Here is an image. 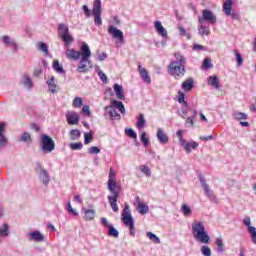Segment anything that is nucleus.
<instances>
[{"label": "nucleus", "instance_id": "nucleus-1", "mask_svg": "<svg viewBox=\"0 0 256 256\" xmlns=\"http://www.w3.org/2000/svg\"><path fill=\"white\" fill-rule=\"evenodd\" d=\"M174 58L175 60L168 65V73L171 77H174V79H183L187 73V69L185 68L187 65V57L181 52H175Z\"/></svg>", "mask_w": 256, "mask_h": 256}, {"label": "nucleus", "instance_id": "nucleus-2", "mask_svg": "<svg viewBox=\"0 0 256 256\" xmlns=\"http://www.w3.org/2000/svg\"><path fill=\"white\" fill-rule=\"evenodd\" d=\"M80 62L77 66L78 73H87L89 69H93V62L90 60L91 58V48L86 42H83L80 47Z\"/></svg>", "mask_w": 256, "mask_h": 256}, {"label": "nucleus", "instance_id": "nucleus-3", "mask_svg": "<svg viewBox=\"0 0 256 256\" xmlns=\"http://www.w3.org/2000/svg\"><path fill=\"white\" fill-rule=\"evenodd\" d=\"M115 109H118L122 115H125V105L123 102L112 100L111 105L104 107V111H106L110 121H119L121 119V114Z\"/></svg>", "mask_w": 256, "mask_h": 256}, {"label": "nucleus", "instance_id": "nucleus-4", "mask_svg": "<svg viewBox=\"0 0 256 256\" xmlns=\"http://www.w3.org/2000/svg\"><path fill=\"white\" fill-rule=\"evenodd\" d=\"M192 233L195 237V239H198L200 243H209L211 241V237L207 233V230H205V225L203 222H197L192 224Z\"/></svg>", "mask_w": 256, "mask_h": 256}, {"label": "nucleus", "instance_id": "nucleus-5", "mask_svg": "<svg viewBox=\"0 0 256 256\" xmlns=\"http://www.w3.org/2000/svg\"><path fill=\"white\" fill-rule=\"evenodd\" d=\"M122 221L126 227L130 229L131 237H135V220L131 215V209L129 208V204H125L124 209L122 211Z\"/></svg>", "mask_w": 256, "mask_h": 256}, {"label": "nucleus", "instance_id": "nucleus-6", "mask_svg": "<svg viewBox=\"0 0 256 256\" xmlns=\"http://www.w3.org/2000/svg\"><path fill=\"white\" fill-rule=\"evenodd\" d=\"M58 37L64 43V47H70L71 43H73L74 39L71 34H69V26L65 23H61L58 25Z\"/></svg>", "mask_w": 256, "mask_h": 256}, {"label": "nucleus", "instance_id": "nucleus-7", "mask_svg": "<svg viewBox=\"0 0 256 256\" xmlns=\"http://www.w3.org/2000/svg\"><path fill=\"white\" fill-rule=\"evenodd\" d=\"M40 149H42L44 153L55 151V140L47 134H42L40 139Z\"/></svg>", "mask_w": 256, "mask_h": 256}, {"label": "nucleus", "instance_id": "nucleus-8", "mask_svg": "<svg viewBox=\"0 0 256 256\" xmlns=\"http://www.w3.org/2000/svg\"><path fill=\"white\" fill-rule=\"evenodd\" d=\"M101 13H103L101 0H94L92 14L94 16V25L96 27H101L103 25V18H101Z\"/></svg>", "mask_w": 256, "mask_h": 256}, {"label": "nucleus", "instance_id": "nucleus-9", "mask_svg": "<svg viewBox=\"0 0 256 256\" xmlns=\"http://www.w3.org/2000/svg\"><path fill=\"white\" fill-rule=\"evenodd\" d=\"M223 11L226 17H231L234 21H239L241 19V14L233 10V0H226L223 4Z\"/></svg>", "mask_w": 256, "mask_h": 256}, {"label": "nucleus", "instance_id": "nucleus-10", "mask_svg": "<svg viewBox=\"0 0 256 256\" xmlns=\"http://www.w3.org/2000/svg\"><path fill=\"white\" fill-rule=\"evenodd\" d=\"M198 23L203 25L204 23H209L210 25H215L217 23V16L209 9H204L202 11V16L198 17Z\"/></svg>", "mask_w": 256, "mask_h": 256}, {"label": "nucleus", "instance_id": "nucleus-11", "mask_svg": "<svg viewBox=\"0 0 256 256\" xmlns=\"http://www.w3.org/2000/svg\"><path fill=\"white\" fill-rule=\"evenodd\" d=\"M36 171L39 172V179L41 183H43V185L47 187V185H49L51 181V176L49 175V172L39 162L36 163Z\"/></svg>", "mask_w": 256, "mask_h": 256}, {"label": "nucleus", "instance_id": "nucleus-12", "mask_svg": "<svg viewBox=\"0 0 256 256\" xmlns=\"http://www.w3.org/2000/svg\"><path fill=\"white\" fill-rule=\"evenodd\" d=\"M108 34L116 39V43H120V45L125 44V36L123 35V31L119 30L117 27L110 25L108 27Z\"/></svg>", "mask_w": 256, "mask_h": 256}, {"label": "nucleus", "instance_id": "nucleus-13", "mask_svg": "<svg viewBox=\"0 0 256 256\" xmlns=\"http://www.w3.org/2000/svg\"><path fill=\"white\" fill-rule=\"evenodd\" d=\"M111 195H108V201L111 206L112 211L117 213L119 211V206L117 205V199H119V193L121 190H110Z\"/></svg>", "mask_w": 256, "mask_h": 256}, {"label": "nucleus", "instance_id": "nucleus-14", "mask_svg": "<svg viewBox=\"0 0 256 256\" xmlns=\"http://www.w3.org/2000/svg\"><path fill=\"white\" fill-rule=\"evenodd\" d=\"M108 191H118L121 190V186L115 181V171L113 168H110L108 182H107Z\"/></svg>", "mask_w": 256, "mask_h": 256}, {"label": "nucleus", "instance_id": "nucleus-15", "mask_svg": "<svg viewBox=\"0 0 256 256\" xmlns=\"http://www.w3.org/2000/svg\"><path fill=\"white\" fill-rule=\"evenodd\" d=\"M199 181L205 191V195L212 201V203H217V197H215V194L213 193V190L209 189V185L207 184V181H205V178L203 176H199Z\"/></svg>", "mask_w": 256, "mask_h": 256}, {"label": "nucleus", "instance_id": "nucleus-16", "mask_svg": "<svg viewBox=\"0 0 256 256\" xmlns=\"http://www.w3.org/2000/svg\"><path fill=\"white\" fill-rule=\"evenodd\" d=\"M28 238L30 241H34L35 243H44L45 241V235H43L39 230H34L28 233Z\"/></svg>", "mask_w": 256, "mask_h": 256}, {"label": "nucleus", "instance_id": "nucleus-17", "mask_svg": "<svg viewBox=\"0 0 256 256\" xmlns=\"http://www.w3.org/2000/svg\"><path fill=\"white\" fill-rule=\"evenodd\" d=\"M9 139L5 136V122H0V149L7 147Z\"/></svg>", "mask_w": 256, "mask_h": 256}, {"label": "nucleus", "instance_id": "nucleus-18", "mask_svg": "<svg viewBox=\"0 0 256 256\" xmlns=\"http://www.w3.org/2000/svg\"><path fill=\"white\" fill-rule=\"evenodd\" d=\"M65 55L67 59H72V61H79L81 59V53L73 48H68Z\"/></svg>", "mask_w": 256, "mask_h": 256}, {"label": "nucleus", "instance_id": "nucleus-19", "mask_svg": "<svg viewBox=\"0 0 256 256\" xmlns=\"http://www.w3.org/2000/svg\"><path fill=\"white\" fill-rule=\"evenodd\" d=\"M195 87V80L193 78H187L181 85V88L185 93L193 91Z\"/></svg>", "mask_w": 256, "mask_h": 256}, {"label": "nucleus", "instance_id": "nucleus-20", "mask_svg": "<svg viewBox=\"0 0 256 256\" xmlns=\"http://www.w3.org/2000/svg\"><path fill=\"white\" fill-rule=\"evenodd\" d=\"M156 137L161 145H167V143H169V136H167L165 131L161 128L157 129Z\"/></svg>", "mask_w": 256, "mask_h": 256}, {"label": "nucleus", "instance_id": "nucleus-21", "mask_svg": "<svg viewBox=\"0 0 256 256\" xmlns=\"http://www.w3.org/2000/svg\"><path fill=\"white\" fill-rule=\"evenodd\" d=\"M66 121L68 125H77V123H79V114H77V112L67 113Z\"/></svg>", "mask_w": 256, "mask_h": 256}, {"label": "nucleus", "instance_id": "nucleus-22", "mask_svg": "<svg viewBox=\"0 0 256 256\" xmlns=\"http://www.w3.org/2000/svg\"><path fill=\"white\" fill-rule=\"evenodd\" d=\"M138 71L140 73L141 79L145 83H147V84L151 83V76H149V72L147 71V69L142 68L141 65H138Z\"/></svg>", "mask_w": 256, "mask_h": 256}, {"label": "nucleus", "instance_id": "nucleus-23", "mask_svg": "<svg viewBox=\"0 0 256 256\" xmlns=\"http://www.w3.org/2000/svg\"><path fill=\"white\" fill-rule=\"evenodd\" d=\"M181 147H183L184 151L189 154V153H191L192 149L195 150V149H197V147H199V143H197L195 141H192V142L186 141L182 144Z\"/></svg>", "mask_w": 256, "mask_h": 256}, {"label": "nucleus", "instance_id": "nucleus-24", "mask_svg": "<svg viewBox=\"0 0 256 256\" xmlns=\"http://www.w3.org/2000/svg\"><path fill=\"white\" fill-rule=\"evenodd\" d=\"M154 27L158 35H161V37L167 38V29L163 27V24L161 23V21H156L154 23Z\"/></svg>", "mask_w": 256, "mask_h": 256}, {"label": "nucleus", "instance_id": "nucleus-25", "mask_svg": "<svg viewBox=\"0 0 256 256\" xmlns=\"http://www.w3.org/2000/svg\"><path fill=\"white\" fill-rule=\"evenodd\" d=\"M46 83L48 85L50 93L55 95V93L59 92V90H57V84H55V77L54 76H52L50 79H48Z\"/></svg>", "mask_w": 256, "mask_h": 256}, {"label": "nucleus", "instance_id": "nucleus-26", "mask_svg": "<svg viewBox=\"0 0 256 256\" xmlns=\"http://www.w3.org/2000/svg\"><path fill=\"white\" fill-rule=\"evenodd\" d=\"M82 211L84 213V219L86 221H93L95 219V210L82 208Z\"/></svg>", "mask_w": 256, "mask_h": 256}, {"label": "nucleus", "instance_id": "nucleus-27", "mask_svg": "<svg viewBox=\"0 0 256 256\" xmlns=\"http://www.w3.org/2000/svg\"><path fill=\"white\" fill-rule=\"evenodd\" d=\"M113 89L115 91L117 99L123 101L125 99V95L123 94V86L119 84H114Z\"/></svg>", "mask_w": 256, "mask_h": 256}, {"label": "nucleus", "instance_id": "nucleus-28", "mask_svg": "<svg viewBox=\"0 0 256 256\" xmlns=\"http://www.w3.org/2000/svg\"><path fill=\"white\" fill-rule=\"evenodd\" d=\"M216 251L220 255H223L225 253V244L223 243V239L221 238H216Z\"/></svg>", "mask_w": 256, "mask_h": 256}, {"label": "nucleus", "instance_id": "nucleus-29", "mask_svg": "<svg viewBox=\"0 0 256 256\" xmlns=\"http://www.w3.org/2000/svg\"><path fill=\"white\" fill-rule=\"evenodd\" d=\"M21 83L28 89V91H31V89H33V81H31V78L29 76L24 75L22 77Z\"/></svg>", "mask_w": 256, "mask_h": 256}, {"label": "nucleus", "instance_id": "nucleus-30", "mask_svg": "<svg viewBox=\"0 0 256 256\" xmlns=\"http://www.w3.org/2000/svg\"><path fill=\"white\" fill-rule=\"evenodd\" d=\"M1 237L5 238V237H9V224L4 223L2 225V228H0V243H2V239Z\"/></svg>", "mask_w": 256, "mask_h": 256}, {"label": "nucleus", "instance_id": "nucleus-31", "mask_svg": "<svg viewBox=\"0 0 256 256\" xmlns=\"http://www.w3.org/2000/svg\"><path fill=\"white\" fill-rule=\"evenodd\" d=\"M208 85H211V87H214L215 89H219V78L217 76H209Z\"/></svg>", "mask_w": 256, "mask_h": 256}, {"label": "nucleus", "instance_id": "nucleus-32", "mask_svg": "<svg viewBox=\"0 0 256 256\" xmlns=\"http://www.w3.org/2000/svg\"><path fill=\"white\" fill-rule=\"evenodd\" d=\"M108 237H113L114 239L119 238V230L113 227V224L111 226H108Z\"/></svg>", "mask_w": 256, "mask_h": 256}, {"label": "nucleus", "instance_id": "nucleus-33", "mask_svg": "<svg viewBox=\"0 0 256 256\" xmlns=\"http://www.w3.org/2000/svg\"><path fill=\"white\" fill-rule=\"evenodd\" d=\"M53 69L56 73H60V75H64L65 69H63V65L59 63V60L53 62Z\"/></svg>", "mask_w": 256, "mask_h": 256}, {"label": "nucleus", "instance_id": "nucleus-34", "mask_svg": "<svg viewBox=\"0 0 256 256\" xmlns=\"http://www.w3.org/2000/svg\"><path fill=\"white\" fill-rule=\"evenodd\" d=\"M18 141L20 143H31V134H29L28 132H23L20 135Z\"/></svg>", "mask_w": 256, "mask_h": 256}, {"label": "nucleus", "instance_id": "nucleus-35", "mask_svg": "<svg viewBox=\"0 0 256 256\" xmlns=\"http://www.w3.org/2000/svg\"><path fill=\"white\" fill-rule=\"evenodd\" d=\"M147 123V120L145 119V115L140 114L138 117V121L136 123V126L138 129H143L145 127V124Z\"/></svg>", "mask_w": 256, "mask_h": 256}, {"label": "nucleus", "instance_id": "nucleus-36", "mask_svg": "<svg viewBox=\"0 0 256 256\" xmlns=\"http://www.w3.org/2000/svg\"><path fill=\"white\" fill-rule=\"evenodd\" d=\"M39 51H43L44 55H49V46L45 42H39L37 44Z\"/></svg>", "mask_w": 256, "mask_h": 256}, {"label": "nucleus", "instance_id": "nucleus-37", "mask_svg": "<svg viewBox=\"0 0 256 256\" xmlns=\"http://www.w3.org/2000/svg\"><path fill=\"white\" fill-rule=\"evenodd\" d=\"M138 212L140 215H147L149 213V206L147 204H138Z\"/></svg>", "mask_w": 256, "mask_h": 256}, {"label": "nucleus", "instance_id": "nucleus-38", "mask_svg": "<svg viewBox=\"0 0 256 256\" xmlns=\"http://www.w3.org/2000/svg\"><path fill=\"white\" fill-rule=\"evenodd\" d=\"M147 237L150 239V241H153L156 245H159L161 243V239L158 238L156 234H153V232H147Z\"/></svg>", "mask_w": 256, "mask_h": 256}, {"label": "nucleus", "instance_id": "nucleus-39", "mask_svg": "<svg viewBox=\"0 0 256 256\" xmlns=\"http://www.w3.org/2000/svg\"><path fill=\"white\" fill-rule=\"evenodd\" d=\"M198 31H199V35H210L211 33V30L209 29V27H206L203 24H200V26H198Z\"/></svg>", "mask_w": 256, "mask_h": 256}, {"label": "nucleus", "instance_id": "nucleus-40", "mask_svg": "<svg viewBox=\"0 0 256 256\" xmlns=\"http://www.w3.org/2000/svg\"><path fill=\"white\" fill-rule=\"evenodd\" d=\"M181 211H182L184 217H190V215L192 213L191 207H189V205H187V204L182 205Z\"/></svg>", "mask_w": 256, "mask_h": 256}, {"label": "nucleus", "instance_id": "nucleus-41", "mask_svg": "<svg viewBox=\"0 0 256 256\" xmlns=\"http://www.w3.org/2000/svg\"><path fill=\"white\" fill-rule=\"evenodd\" d=\"M72 105L73 107H75V109H79V107H83V98L79 96L75 97Z\"/></svg>", "mask_w": 256, "mask_h": 256}, {"label": "nucleus", "instance_id": "nucleus-42", "mask_svg": "<svg viewBox=\"0 0 256 256\" xmlns=\"http://www.w3.org/2000/svg\"><path fill=\"white\" fill-rule=\"evenodd\" d=\"M70 135L72 141H77L81 137V131L79 129H73L70 131Z\"/></svg>", "mask_w": 256, "mask_h": 256}, {"label": "nucleus", "instance_id": "nucleus-43", "mask_svg": "<svg viewBox=\"0 0 256 256\" xmlns=\"http://www.w3.org/2000/svg\"><path fill=\"white\" fill-rule=\"evenodd\" d=\"M70 148L72 151H81L83 149V143L82 142H72L70 143Z\"/></svg>", "mask_w": 256, "mask_h": 256}, {"label": "nucleus", "instance_id": "nucleus-44", "mask_svg": "<svg viewBox=\"0 0 256 256\" xmlns=\"http://www.w3.org/2000/svg\"><path fill=\"white\" fill-rule=\"evenodd\" d=\"M140 141L143 143L144 147H149V138L147 137V132H142Z\"/></svg>", "mask_w": 256, "mask_h": 256}, {"label": "nucleus", "instance_id": "nucleus-45", "mask_svg": "<svg viewBox=\"0 0 256 256\" xmlns=\"http://www.w3.org/2000/svg\"><path fill=\"white\" fill-rule=\"evenodd\" d=\"M125 133L128 135V137H131V139L137 141V133L132 128H126Z\"/></svg>", "mask_w": 256, "mask_h": 256}, {"label": "nucleus", "instance_id": "nucleus-46", "mask_svg": "<svg viewBox=\"0 0 256 256\" xmlns=\"http://www.w3.org/2000/svg\"><path fill=\"white\" fill-rule=\"evenodd\" d=\"M234 55L236 57L238 67H241V65H243V56L239 53V50H234Z\"/></svg>", "mask_w": 256, "mask_h": 256}, {"label": "nucleus", "instance_id": "nucleus-47", "mask_svg": "<svg viewBox=\"0 0 256 256\" xmlns=\"http://www.w3.org/2000/svg\"><path fill=\"white\" fill-rule=\"evenodd\" d=\"M188 111H189V104L188 103L182 104L181 112L179 113L182 119H185V115H187Z\"/></svg>", "mask_w": 256, "mask_h": 256}, {"label": "nucleus", "instance_id": "nucleus-48", "mask_svg": "<svg viewBox=\"0 0 256 256\" xmlns=\"http://www.w3.org/2000/svg\"><path fill=\"white\" fill-rule=\"evenodd\" d=\"M93 141V132L84 133V145H89Z\"/></svg>", "mask_w": 256, "mask_h": 256}, {"label": "nucleus", "instance_id": "nucleus-49", "mask_svg": "<svg viewBox=\"0 0 256 256\" xmlns=\"http://www.w3.org/2000/svg\"><path fill=\"white\" fill-rule=\"evenodd\" d=\"M140 171L141 173H144L146 177H151V168H149V166L141 165Z\"/></svg>", "mask_w": 256, "mask_h": 256}, {"label": "nucleus", "instance_id": "nucleus-50", "mask_svg": "<svg viewBox=\"0 0 256 256\" xmlns=\"http://www.w3.org/2000/svg\"><path fill=\"white\" fill-rule=\"evenodd\" d=\"M248 233H250L252 243H254V245H256V228L255 227H249Z\"/></svg>", "mask_w": 256, "mask_h": 256}, {"label": "nucleus", "instance_id": "nucleus-51", "mask_svg": "<svg viewBox=\"0 0 256 256\" xmlns=\"http://www.w3.org/2000/svg\"><path fill=\"white\" fill-rule=\"evenodd\" d=\"M203 69H211L213 64H211V58H205L202 64Z\"/></svg>", "mask_w": 256, "mask_h": 256}, {"label": "nucleus", "instance_id": "nucleus-52", "mask_svg": "<svg viewBox=\"0 0 256 256\" xmlns=\"http://www.w3.org/2000/svg\"><path fill=\"white\" fill-rule=\"evenodd\" d=\"M97 69H98L99 79L102 81V83L107 84V75L105 73H103V70H101L99 68H97Z\"/></svg>", "mask_w": 256, "mask_h": 256}, {"label": "nucleus", "instance_id": "nucleus-53", "mask_svg": "<svg viewBox=\"0 0 256 256\" xmlns=\"http://www.w3.org/2000/svg\"><path fill=\"white\" fill-rule=\"evenodd\" d=\"M247 114L243 113V112H235L234 113V118L235 119H238V121H241V120H245L247 119Z\"/></svg>", "mask_w": 256, "mask_h": 256}, {"label": "nucleus", "instance_id": "nucleus-54", "mask_svg": "<svg viewBox=\"0 0 256 256\" xmlns=\"http://www.w3.org/2000/svg\"><path fill=\"white\" fill-rule=\"evenodd\" d=\"M178 103L181 105H185V103H187V101H185V93L181 91H178Z\"/></svg>", "mask_w": 256, "mask_h": 256}, {"label": "nucleus", "instance_id": "nucleus-55", "mask_svg": "<svg viewBox=\"0 0 256 256\" xmlns=\"http://www.w3.org/2000/svg\"><path fill=\"white\" fill-rule=\"evenodd\" d=\"M2 41H3L4 45H6L7 47H9V45H10V46L12 45V43H13L14 40H11V37H9L8 35H4V36L2 37Z\"/></svg>", "mask_w": 256, "mask_h": 256}, {"label": "nucleus", "instance_id": "nucleus-56", "mask_svg": "<svg viewBox=\"0 0 256 256\" xmlns=\"http://www.w3.org/2000/svg\"><path fill=\"white\" fill-rule=\"evenodd\" d=\"M201 253L204 256H211V248H209V246H202Z\"/></svg>", "mask_w": 256, "mask_h": 256}, {"label": "nucleus", "instance_id": "nucleus-57", "mask_svg": "<svg viewBox=\"0 0 256 256\" xmlns=\"http://www.w3.org/2000/svg\"><path fill=\"white\" fill-rule=\"evenodd\" d=\"M82 9H83L84 15H85L87 18L91 17L93 11H91V9H89V6L83 5V6H82Z\"/></svg>", "mask_w": 256, "mask_h": 256}, {"label": "nucleus", "instance_id": "nucleus-58", "mask_svg": "<svg viewBox=\"0 0 256 256\" xmlns=\"http://www.w3.org/2000/svg\"><path fill=\"white\" fill-rule=\"evenodd\" d=\"M89 153L91 155H98V153H101V149L97 146H92L89 148Z\"/></svg>", "mask_w": 256, "mask_h": 256}, {"label": "nucleus", "instance_id": "nucleus-59", "mask_svg": "<svg viewBox=\"0 0 256 256\" xmlns=\"http://www.w3.org/2000/svg\"><path fill=\"white\" fill-rule=\"evenodd\" d=\"M176 135L179 138L180 145L182 146L186 142L185 139H183V131L182 130H178L176 132Z\"/></svg>", "mask_w": 256, "mask_h": 256}, {"label": "nucleus", "instance_id": "nucleus-60", "mask_svg": "<svg viewBox=\"0 0 256 256\" xmlns=\"http://www.w3.org/2000/svg\"><path fill=\"white\" fill-rule=\"evenodd\" d=\"M82 113L87 115V117H91V109L89 108V105H85L82 107Z\"/></svg>", "mask_w": 256, "mask_h": 256}, {"label": "nucleus", "instance_id": "nucleus-61", "mask_svg": "<svg viewBox=\"0 0 256 256\" xmlns=\"http://www.w3.org/2000/svg\"><path fill=\"white\" fill-rule=\"evenodd\" d=\"M207 48L201 44H194L193 45V51H206Z\"/></svg>", "mask_w": 256, "mask_h": 256}, {"label": "nucleus", "instance_id": "nucleus-62", "mask_svg": "<svg viewBox=\"0 0 256 256\" xmlns=\"http://www.w3.org/2000/svg\"><path fill=\"white\" fill-rule=\"evenodd\" d=\"M193 119L194 118L191 116L186 119V122H185L186 127H193V125H194Z\"/></svg>", "mask_w": 256, "mask_h": 256}, {"label": "nucleus", "instance_id": "nucleus-63", "mask_svg": "<svg viewBox=\"0 0 256 256\" xmlns=\"http://www.w3.org/2000/svg\"><path fill=\"white\" fill-rule=\"evenodd\" d=\"M243 223L246 227H248V232H249V227H254V226H251V218L250 217L244 218Z\"/></svg>", "mask_w": 256, "mask_h": 256}, {"label": "nucleus", "instance_id": "nucleus-64", "mask_svg": "<svg viewBox=\"0 0 256 256\" xmlns=\"http://www.w3.org/2000/svg\"><path fill=\"white\" fill-rule=\"evenodd\" d=\"M199 139L200 141H211V139H213V135L200 136Z\"/></svg>", "mask_w": 256, "mask_h": 256}]
</instances>
